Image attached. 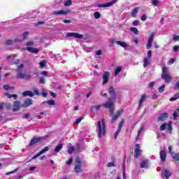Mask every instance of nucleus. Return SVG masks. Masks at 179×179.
I'll return each instance as SVG.
<instances>
[{
  "instance_id": "obj_1",
  "label": "nucleus",
  "mask_w": 179,
  "mask_h": 179,
  "mask_svg": "<svg viewBox=\"0 0 179 179\" xmlns=\"http://www.w3.org/2000/svg\"><path fill=\"white\" fill-rule=\"evenodd\" d=\"M108 92L110 94L111 97L108 99V101L104 103H102V106L105 107V108L109 109L110 115H114V110H115V98L117 97V94H115V90H114V87H110L108 89Z\"/></svg>"
},
{
  "instance_id": "obj_2",
  "label": "nucleus",
  "mask_w": 179,
  "mask_h": 179,
  "mask_svg": "<svg viewBox=\"0 0 179 179\" xmlns=\"http://www.w3.org/2000/svg\"><path fill=\"white\" fill-rule=\"evenodd\" d=\"M24 64H22L17 66L16 72V78L17 79H24V80H30L31 79V75L30 73H23V69Z\"/></svg>"
},
{
  "instance_id": "obj_3",
  "label": "nucleus",
  "mask_w": 179,
  "mask_h": 179,
  "mask_svg": "<svg viewBox=\"0 0 179 179\" xmlns=\"http://www.w3.org/2000/svg\"><path fill=\"white\" fill-rule=\"evenodd\" d=\"M98 138H101L106 135V121L104 119L99 121L97 123Z\"/></svg>"
},
{
  "instance_id": "obj_4",
  "label": "nucleus",
  "mask_w": 179,
  "mask_h": 179,
  "mask_svg": "<svg viewBox=\"0 0 179 179\" xmlns=\"http://www.w3.org/2000/svg\"><path fill=\"white\" fill-rule=\"evenodd\" d=\"M162 79L166 82V83H170L171 82V75L169 70V67H162V73L161 75Z\"/></svg>"
},
{
  "instance_id": "obj_5",
  "label": "nucleus",
  "mask_w": 179,
  "mask_h": 179,
  "mask_svg": "<svg viewBox=\"0 0 179 179\" xmlns=\"http://www.w3.org/2000/svg\"><path fill=\"white\" fill-rule=\"evenodd\" d=\"M160 131H164V130H167L169 134H171L172 131H173V122H169V123H164L162 125H161L160 128H159Z\"/></svg>"
},
{
  "instance_id": "obj_6",
  "label": "nucleus",
  "mask_w": 179,
  "mask_h": 179,
  "mask_svg": "<svg viewBox=\"0 0 179 179\" xmlns=\"http://www.w3.org/2000/svg\"><path fill=\"white\" fill-rule=\"evenodd\" d=\"M141 153H142V150H141V145L139 144H136L134 149V157L136 159H138V157L141 156Z\"/></svg>"
},
{
  "instance_id": "obj_7",
  "label": "nucleus",
  "mask_w": 179,
  "mask_h": 179,
  "mask_svg": "<svg viewBox=\"0 0 179 179\" xmlns=\"http://www.w3.org/2000/svg\"><path fill=\"white\" fill-rule=\"evenodd\" d=\"M156 35V33L152 32L148 38V44H147V50H150L152 48V43H153V38Z\"/></svg>"
},
{
  "instance_id": "obj_8",
  "label": "nucleus",
  "mask_w": 179,
  "mask_h": 179,
  "mask_svg": "<svg viewBox=\"0 0 179 179\" xmlns=\"http://www.w3.org/2000/svg\"><path fill=\"white\" fill-rule=\"evenodd\" d=\"M116 2L117 0H113L112 1L106 3H101L98 5V8H109V6H113Z\"/></svg>"
},
{
  "instance_id": "obj_9",
  "label": "nucleus",
  "mask_w": 179,
  "mask_h": 179,
  "mask_svg": "<svg viewBox=\"0 0 179 179\" xmlns=\"http://www.w3.org/2000/svg\"><path fill=\"white\" fill-rule=\"evenodd\" d=\"M67 37H75V38H83V34H79L78 33L76 32H69L66 34Z\"/></svg>"
},
{
  "instance_id": "obj_10",
  "label": "nucleus",
  "mask_w": 179,
  "mask_h": 179,
  "mask_svg": "<svg viewBox=\"0 0 179 179\" xmlns=\"http://www.w3.org/2000/svg\"><path fill=\"white\" fill-rule=\"evenodd\" d=\"M43 139H45V137L41 136V137L31 139L29 143V146H33V145H36V143H38L40 141H43Z\"/></svg>"
},
{
  "instance_id": "obj_11",
  "label": "nucleus",
  "mask_w": 179,
  "mask_h": 179,
  "mask_svg": "<svg viewBox=\"0 0 179 179\" xmlns=\"http://www.w3.org/2000/svg\"><path fill=\"white\" fill-rule=\"evenodd\" d=\"M28 36H29V32H27V31L24 32V33L21 35V38H17V39H15V43L24 41L25 38H27Z\"/></svg>"
},
{
  "instance_id": "obj_12",
  "label": "nucleus",
  "mask_w": 179,
  "mask_h": 179,
  "mask_svg": "<svg viewBox=\"0 0 179 179\" xmlns=\"http://www.w3.org/2000/svg\"><path fill=\"white\" fill-rule=\"evenodd\" d=\"M169 118V113H162L159 117H158V122L162 121V122L166 121Z\"/></svg>"
},
{
  "instance_id": "obj_13",
  "label": "nucleus",
  "mask_w": 179,
  "mask_h": 179,
  "mask_svg": "<svg viewBox=\"0 0 179 179\" xmlns=\"http://www.w3.org/2000/svg\"><path fill=\"white\" fill-rule=\"evenodd\" d=\"M159 157L161 159V162L163 163L166 162V158L167 157V154L166 153V151L161 150L159 152Z\"/></svg>"
},
{
  "instance_id": "obj_14",
  "label": "nucleus",
  "mask_w": 179,
  "mask_h": 179,
  "mask_svg": "<svg viewBox=\"0 0 179 179\" xmlns=\"http://www.w3.org/2000/svg\"><path fill=\"white\" fill-rule=\"evenodd\" d=\"M140 167L141 169H149V160L145 159L141 162Z\"/></svg>"
},
{
  "instance_id": "obj_15",
  "label": "nucleus",
  "mask_w": 179,
  "mask_h": 179,
  "mask_svg": "<svg viewBox=\"0 0 179 179\" xmlns=\"http://www.w3.org/2000/svg\"><path fill=\"white\" fill-rule=\"evenodd\" d=\"M71 11L70 10H61L59 11H54L53 15H68Z\"/></svg>"
},
{
  "instance_id": "obj_16",
  "label": "nucleus",
  "mask_w": 179,
  "mask_h": 179,
  "mask_svg": "<svg viewBox=\"0 0 179 179\" xmlns=\"http://www.w3.org/2000/svg\"><path fill=\"white\" fill-rule=\"evenodd\" d=\"M110 76L109 72H105L103 76V85H106L108 82V77Z\"/></svg>"
},
{
  "instance_id": "obj_17",
  "label": "nucleus",
  "mask_w": 179,
  "mask_h": 179,
  "mask_svg": "<svg viewBox=\"0 0 179 179\" xmlns=\"http://www.w3.org/2000/svg\"><path fill=\"white\" fill-rule=\"evenodd\" d=\"M33 104V101L31 100V99H26L24 101V103L22 104V107H29V106H31Z\"/></svg>"
},
{
  "instance_id": "obj_18",
  "label": "nucleus",
  "mask_w": 179,
  "mask_h": 179,
  "mask_svg": "<svg viewBox=\"0 0 179 179\" xmlns=\"http://www.w3.org/2000/svg\"><path fill=\"white\" fill-rule=\"evenodd\" d=\"M22 94L23 97H27V96H29V97H33V96H34V93L31 91H25L22 92Z\"/></svg>"
},
{
  "instance_id": "obj_19",
  "label": "nucleus",
  "mask_w": 179,
  "mask_h": 179,
  "mask_svg": "<svg viewBox=\"0 0 179 179\" xmlns=\"http://www.w3.org/2000/svg\"><path fill=\"white\" fill-rule=\"evenodd\" d=\"M83 165L80 164H76L74 167V170L76 173H82L83 171V169H82Z\"/></svg>"
},
{
  "instance_id": "obj_20",
  "label": "nucleus",
  "mask_w": 179,
  "mask_h": 179,
  "mask_svg": "<svg viewBox=\"0 0 179 179\" xmlns=\"http://www.w3.org/2000/svg\"><path fill=\"white\" fill-rule=\"evenodd\" d=\"M146 94H143V95H141V98L139 101V103H138V108H141V107H142V104H143L144 101L146 100Z\"/></svg>"
},
{
  "instance_id": "obj_21",
  "label": "nucleus",
  "mask_w": 179,
  "mask_h": 179,
  "mask_svg": "<svg viewBox=\"0 0 179 179\" xmlns=\"http://www.w3.org/2000/svg\"><path fill=\"white\" fill-rule=\"evenodd\" d=\"M27 50L29 52H31V54H37V52H38V49L36 48L28 47L27 48Z\"/></svg>"
},
{
  "instance_id": "obj_22",
  "label": "nucleus",
  "mask_w": 179,
  "mask_h": 179,
  "mask_svg": "<svg viewBox=\"0 0 179 179\" xmlns=\"http://www.w3.org/2000/svg\"><path fill=\"white\" fill-rule=\"evenodd\" d=\"M116 44L120 47H122V48H127L128 47V43L124 41H116Z\"/></svg>"
},
{
  "instance_id": "obj_23",
  "label": "nucleus",
  "mask_w": 179,
  "mask_h": 179,
  "mask_svg": "<svg viewBox=\"0 0 179 179\" xmlns=\"http://www.w3.org/2000/svg\"><path fill=\"white\" fill-rule=\"evenodd\" d=\"M20 107V101H16L13 104V111H17Z\"/></svg>"
},
{
  "instance_id": "obj_24",
  "label": "nucleus",
  "mask_w": 179,
  "mask_h": 179,
  "mask_svg": "<svg viewBox=\"0 0 179 179\" xmlns=\"http://www.w3.org/2000/svg\"><path fill=\"white\" fill-rule=\"evenodd\" d=\"M139 11V7H136L132 10L131 16L132 17H136L138 16V12Z\"/></svg>"
},
{
  "instance_id": "obj_25",
  "label": "nucleus",
  "mask_w": 179,
  "mask_h": 179,
  "mask_svg": "<svg viewBox=\"0 0 179 179\" xmlns=\"http://www.w3.org/2000/svg\"><path fill=\"white\" fill-rule=\"evenodd\" d=\"M149 65H150V59L145 57L143 60V67L146 68V66H149Z\"/></svg>"
},
{
  "instance_id": "obj_26",
  "label": "nucleus",
  "mask_w": 179,
  "mask_h": 179,
  "mask_svg": "<svg viewBox=\"0 0 179 179\" xmlns=\"http://www.w3.org/2000/svg\"><path fill=\"white\" fill-rule=\"evenodd\" d=\"M121 71H122V66H117L115 70V76H118V75H120V72H121Z\"/></svg>"
},
{
  "instance_id": "obj_27",
  "label": "nucleus",
  "mask_w": 179,
  "mask_h": 179,
  "mask_svg": "<svg viewBox=\"0 0 179 179\" xmlns=\"http://www.w3.org/2000/svg\"><path fill=\"white\" fill-rule=\"evenodd\" d=\"M62 146L63 145L62 143H59V145H57L55 148V153H59V152H61V150H62Z\"/></svg>"
},
{
  "instance_id": "obj_28",
  "label": "nucleus",
  "mask_w": 179,
  "mask_h": 179,
  "mask_svg": "<svg viewBox=\"0 0 179 179\" xmlns=\"http://www.w3.org/2000/svg\"><path fill=\"white\" fill-rule=\"evenodd\" d=\"M113 162H109L107 164V167H117V165H115V159L114 157H112Z\"/></svg>"
},
{
  "instance_id": "obj_29",
  "label": "nucleus",
  "mask_w": 179,
  "mask_h": 179,
  "mask_svg": "<svg viewBox=\"0 0 179 179\" xmlns=\"http://www.w3.org/2000/svg\"><path fill=\"white\" fill-rule=\"evenodd\" d=\"M143 129H145V125H142L140 127V129L138 131V134H137V137H136V140L139 139V137L141 136V134H142V132H143Z\"/></svg>"
},
{
  "instance_id": "obj_30",
  "label": "nucleus",
  "mask_w": 179,
  "mask_h": 179,
  "mask_svg": "<svg viewBox=\"0 0 179 179\" xmlns=\"http://www.w3.org/2000/svg\"><path fill=\"white\" fill-rule=\"evenodd\" d=\"M48 104L49 106H55V101L54 100H49V101H45L43 102V104Z\"/></svg>"
},
{
  "instance_id": "obj_31",
  "label": "nucleus",
  "mask_w": 179,
  "mask_h": 179,
  "mask_svg": "<svg viewBox=\"0 0 179 179\" xmlns=\"http://www.w3.org/2000/svg\"><path fill=\"white\" fill-rule=\"evenodd\" d=\"M5 96H7L8 99H12V97H13L14 100H16L17 99V94H10L6 93Z\"/></svg>"
},
{
  "instance_id": "obj_32",
  "label": "nucleus",
  "mask_w": 179,
  "mask_h": 179,
  "mask_svg": "<svg viewBox=\"0 0 179 179\" xmlns=\"http://www.w3.org/2000/svg\"><path fill=\"white\" fill-rule=\"evenodd\" d=\"M101 107H103V104L97 105V106H92L90 109L92 110V111H93V110H100V108H101Z\"/></svg>"
},
{
  "instance_id": "obj_33",
  "label": "nucleus",
  "mask_w": 179,
  "mask_h": 179,
  "mask_svg": "<svg viewBox=\"0 0 179 179\" xmlns=\"http://www.w3.org/2000/svg\"><path fill=\"white\" fill-rule=\"evenodd\" d=\"M124 124H125V119H122L120 121L118 129H117L118 131H121V129H122V127L124 126Z\"/></svg>"
},
{
  "instance_id": "obj_34",
  "label": "nucleus",
  "mask_w": 179,
  "mask_h": 179,
  "mask_svg": "<svg viewBox=\"0 0 179 179\" xmlns=\"http://www.w3.org/2000/svg\"><path fill=\"white\" fill-rule=\"evenodd\" d=\"M3 89H4V90H13V89H15V87H10L8 85H5L3 86Z\"/></svg>"
},
{
  "instance_id": "obj_35",
  "label": "nucleus",
  "mask_w": 179,
  "mask_h": 179,
  "mask_svg": "<svg viewBox=\"0 0 179 179\" xmlns=\"http://www.w3.org/2000/svg\"><path fill=\"white\" fill-rule=\"evenodd\" d=\"M122 169L123 170V179H127V176H125V160L123 162Z\"/></svg>"
},
{
  "instance_id": "obj_36",
  "label": "nucleus",
  "mask_w": 179,
  "mask_h": 179,
  "mask_svg": "<svg viewBox=\"0 0 179 179\" xmlns=\"http://www.w3.org/2000/svg\"><path fill=\"white\" fill-rule=\"evenodd\" d=\"M73 152H75V147H73V146L69 147L68 153L69 155H72V153H73Z\"/></svg>"
},
{
  "instance_id": "obj_37",
  "label": "nucleus",
  "mask_w": 179,
  "mask_h": 179,
  "mask_svg": "<svg viewBox=\"0 0 179 179\" xmlns=\"http://www.w3.org/2000/svg\"><path fill=\"white\" fill-rule=\"evenodd\" d=\"M5 106H7V108H10V104L8 103H0V110H2Z\"/></svg>"
},
{
  "instance_id": "obj_38",
  "label": "nucleus",
  "mask_w": 179,
  "mask_h": 179,
  "mask_svg": "<svg viewBox=\"0 0 179 179\" xmlns=\"http://www.w3.org/2000/svg\"><path fill=\"white\" fill-rule=\"evenodd\" d=\"M171 157L177 162H179V154L171 153Z\"/></svg>"
},
{
  "instance_id": "obj_39",
  "label": "nucleus",
  "mask_w": 179,
  "mask_h": 179,
  "mask_svg": "<svg viewBox=\"0 0 179 179\" xmlns=\"http://www.w3.org/2000/svg\"><path fill=\"white\" fill-rule=\"evenodd\" d=\"M130 30L134 34H138L139 33V31L138 30V28H136V27H131V28H130Z\"/></svg>"
},
{
  "instance_id": "obj_40",
  "label": "nucleus",
  "mask_w": 179,
  "mask_h": 179,
  "mask_svg": "<svg viewBox=\"0 0 179 179\" xmlns=\"http://www.w3.org/2000/svg\"><path fill=\"white\" fill-rule=\"evenodd\" d=\"M48 150H50V148L48 147H45V148H43L41 151L39 152V154L43 155V153H45V152H48Z\"/></svg>"
},
{
  "instance_id": "obj_41",
  "label": "nucleus",
  "mask_w": 179,
  "mask_h": 179,
  "mask_svg": "<svg viewBox=\"0 0 179 179\" xmlns=\"http://www.w3.org/2000/svg\"><path fill=\"white\" fill-rule=\"evenodd\" d=\"M76 164H80L82 165V159L80 157H77L76 159Z\"/></svg>"
},
{
  "instance_id": "obj_42",
  "label": "nucleus",
  "mask_w": 179,
  "mask_h": 179,
  "mask_svg": "<svg viewBox=\"0 0 179 179\" xmlns=\"http://www.w3.org/2000/svg\"><path fill=\"white\" fill-rule=\"evenodd\" d=\"M151 3L155 5V6H157L160 3V2L157 0H151Z\"/></svg>"
},
{
  "instance_id": "obj_43",
  "label": "nucleus",
  "mask_w": 179,
  "mask_h": 179,
  "mask_svg": "<svg viewBox=\"0 0 179 179\" xmlns=\"http://www.w3.org/2000/svg\"><path fill=\"white\" fill-rule=\"evenodd\" d=\"M71 5H72V0H67L64 3V6H71Z\"/></svg>"
},
{
  "instance_id": "obj_44",
  "label": "nucleus",
  "mask_w": 179,
  "mask_h": 179,
  "mask_svg": "<svg viewBox=\"0 0 179 179\" xmlns=\"http://www.w3.org/2000/svg\"><path fill=\"white\" fill-rule=\"evenodd\" d=\"M164 89H165V85H163L162 86H161V87L158 89L159 93H163V92H164Z\"/></svg>"
},
{
  "instance_id": "obj_45",
  "label": "nucleus",
  "mask_w": 179,
  "mask_h": 179,
  "mask_svg": "<svg viewBox=\"0 0 179 179\" xmlns=\"http://www.w3.org/2000/svg\"><path fill=\"white\" fill-rule=\"evenodd\" d=\"M94 16L95 19H100V17H101L100 13H99L97 11L95 12L94 13Z\"/></svg>"
},
{
  "instance_id": "obj_46",
  "label": "nucleus",
  "mask_w": 179,
  "mask_h": 179,
  "mask_svg": "<svg viewBox=\"0 0 179 179\" xmlns=\"http://www.w3.org/2000/svg\"><path fill=\"white\" fill-rule=\"evenodd\" d=\"M40 65V68L43 69V68H45L46 65H45V61H42L40 62L39 64Z\"/></svg>"
},
{
  "instance_id": "obj_47",
  "label": "nucleus",
  "mask_w": 179,
  "mask_h": 179,
  "mask_svg": "<svg viewBox=\"0 0 179 179\" xmlns=\"http://www.w3.org/2000/svg\"><path fill=\"white\" fill-rule=\"evenodd\" d=\"M72 162H73V158L71 157L69 161L66 162V164H67V166H71L72 164Z\"/></svg>"
},
{
  "instance_id": "obj_48",
  "label": "nucleus",
  "mask_w": 179,
  "mask_h": 179,
  "mask_svg": "<svg viewBox=\"0 0 179 179\" xmlns=\"http://www.w3.org/2000/svg\"><path fill=\"white\" fill-rule=\"evenodd\" d=\"M83 120V117H79L78 119L76 120V121L74 122L75 125L78 124H80V122Z\"/></svg>"
},
{
  "instance_id": "obj_49",
  "label": "nucleus",
  "mask_w": 179,
  "mask_h": 179,
  "mask_svg": "<svg viewBox=\"0 0 179 179\" xmlns=\"http://www.w3.org/2000/svg\"><path fill=\"white\" fill-rule=\"evenodd\" d=\"M118 117H120L118 115H114L113 117H112V122H114V121H116V120L118 119Z\"/></svg>"
},
{
  "instance_id": "obj_50",
  "label": "nucleus",
  "mask_w": 179,
  "mask_h": 179,
  "mask_svg": "<svg viewBox=\"0 0 179 179\" xmlns=\"http://www.w3.org/2000/svg\"><path fill=\"white\" fill-rule=\"evenodd\" d=\"M174 61H176V59L171 58L168 62V65H172V64H174Z\"/></svg>"
},
{
  "instance_id": "obj_51",
  "label": "nucleus",
  "mask_w": 179,
  "mask_h": 179,
  "mask_svg": "<svg viewBox=\"0 0 179 179\" xmlns=\"http://www.w3.org/2000/svg\"><path fill=\"white\" fill-rule=\"evenodd\" d=\"M16 171H17V169H15V170H13L12 171H10V172H7L6 173V176H9L10 174H13V173H16Z\"/></svg>"
},
{
  "instance_id": "obj_52",
  "label": "nucleus",
  "mask_w": 179,
  "mask_h": 179,
  "mask_svg": "<svg viewBox=\"0 0 179 179\" xmlns=\"http://www.w3.org/2000/svg\"><path fill=\"white\" fill-rule=\"evenodd\" d=\"M147 19H148V17L145 14H143L141 17V20H142V22H145Z\"/></svg>"
},
{
  "instance_id": "obj_53",
  "label": "nucleus",
  "mask_w": 179,
  "mask_h": 179,
  "mask_svg": "<svg viewBox=\"0 0 179 179\" xmlns=\"http://www.w3.org/2000/svg\"><path fill=\"white\" fill-rule=\"evenodd\" d=\"M120 132H121V131L117 130V131L114 134L115 139H117V138H118V135H120Z\"/></svg>"
},
{
  "instance_id": "obj_54",
  "label": "nucleus",
  "mask_w": 179,
  "mask_h": 179,
  "mask_svg": "<svg viewBox=\"0 0 179 179\" xmlns=\"http://www.w3.org/2000/svg\"><path fill=\"white\" fill-rule=\"evenodd\" d=\"M122 113H124V110L122 109H120L119 110L117 111L116 115H118L120 117V115H122Z\"/></svg>"
},
{
  "instance_id": "obj_55",
  "label": "nucleus",
  "mask_w": 179,
  "mask_h": 179,
  "mask_svg": "<svg viewBox=\"0 0 179 179\" xmlns=\"http://www.w3.org/2000/svg\"><path fill=\"white\" fill-rule=\"evenodd\" d=\"M41 96H43V97H47V96H48V93H47V92L43 90L41 92Z\"/></svg>"
},
{
  "instance_id": "obj_56",
  "label": "nucleus",
  "mask_w": 179,
  "mask_h": 179,
  "mask_svg": "<svg viewBox=\"0 0 179 179\" xmlns=\"http://www.w3.org/2000/svg\"><path fill=\"white\" fill-rule=\"evenodd\" d=\"M10 44H13V41L8 40V41H6V45H10Z\"/></svg>"
},
{
  "instance_id": "obj_57",
  "label": "nucleus",
  "mask_w": 179,
  "mask_h": 179,
  "mask_svg": "<svg viewBox=\"0 0 179 179\" xmlns=\"http://www.w3.org/2000/svg\"><path fill=\"white\" fill-rule=\"evenodd\" d=\"M132 24L133 26H139V20H134Z\"/></svg>"
},
{
  "instance_id": "obj_58",
  "label": "nucleus",
  "mask_w": 179,
  "mask_h": 179,
  "mask_svg": "<svg viewBox=\"0 0 179 179\" xmlns=\"http://www.w3.org/2000/svg\"><path fill=\"white\" fill-rule=\"evenodd\" d=\"M174 89H177V90H179V81L177 82L175 85L173 86Z\"/></svg>"
},
{
  "instance_id": "obj_59",
  "label": "nucleus",
  "mask_w": 179,
  "mask_h": 179,
  "mask_svg": "<svg viewBox=\"0 0 179 179\" xmlns=\"http://www.w3.org/2000/svg\"><path fill=\"white\" fill-rule=\"evenodd\" d=\"M173 120H177V117H178V113L177 112H174L173 114Z\"/></svg>"
},
{
  "instance_id": "obj_60",
  "label": "nucleus",
  "mask_w": 179,
  "mask_h": 179,
  "mask_svg": "<svg viewBox=\"0 0 179 179\" xmlns=\"http://www.w3.org/2000/svg\"><path fill=\"white\" fill-rule=\"evenodd\" d=\"M133 41L135 43V44H138V43H139V38H134Z\"/></svg>"
},
{
  "instance_id": "obj_61",
  "label": "nucleus",
  "mask_w": 179,
  "mask_h": 179,
  "mask_svg": "<svg viewBox=\"0 0 179 179\" xmlns=\"http://www.w3.org/2000/svg\"><path fill=\"white\" fill-rule=\"evenodd\" d=\"M145 58H149V59H150V58H152V51L149 50L148 52V57Z\"/></svg>"
},
{
  "instance_id": "obj_62",
  "label": "nucleus",
  "mask_w": 179,
  "mask_h": 179,
  "mask_svg": "<svg viewBox=\"0 0 179 179\" xmlns=\"http://www.w3.org/2000/svg\"><path fill=\"white\" fill-rule=\"evenodd\" d=\"M173 40V41H179V36H174Z\"/></svg>"
},
{
  "instance_id": "obj_63",
  "label": "nucleus",
  "mask_w": 179,
  "mask_h": 179,
  "mask_svg": "<svg viewBox=\"0 0 179 179\" xmlns=\"http://www.w3.org/2000/svg\"><path fill=\"white\" fill-rule=\"evenodd\" d=\"M30 117V113H25L23 115L22 118H29Z\"/></svg>"
},
{
  "instance_id": "obj_64",
  "label": "nucleus",
  "mask_w": 179,
  "mask_h": 179,
  "mask_svg": "<svg viewBox=\"0 0 179 179\" xmlns=\"http://www.w3.org/2000/svg\"><path fill=\"white\" fill-rule=\"evenodd\" d=\"M178 49H179V46H175V47H173V51H174L175 52H178Z\"/></svg>"
}]
</instances>
